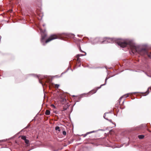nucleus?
Masks as SVG:
<instances>
[{
	"instance_id": "f257e3e1",
	"label": "nucleus",
	"mask_w": 151,
	"mask_h": 151,
	"mask_svg": "<svg viewBox=\"0 0 151 151\" xmlns=\"http://www.w3.org/2000/svg\"><path fill=\"white\" fill-rule=\"evenodd\" d=\"M117 44L121 47L124 48L126 47L128 49H131L132 52L134 54L137 52L142 55L147 54L149 57L151 58V55L147 54V51L146 49L138 48L135 45L132 40H129L127 42L119 41L117 42Z\"/></svg>"
},
{
	"instance_id": "f03ea898",
	"label": "nucleus",
	"mask_w": 151,
	"mask_h": 151,
	"mask_svg": "<svg viewBox=\"0 0 151 151\" xmlns=\"http://www.w3.org/2000/svg\"><path fill=\"white\" fill-rule=\"evenodd\" d=\"M40 32H41V42L42 43L43 45H45V42L46 43H47L49 42L52 40L59 38L60 39H62V35L63 34H58V36L56 35H52L50 36L45 41V39L47 36V34L46 32V30H45L44 31L41 29H40ZM65 34L64 33V34Z\"/></svg>"
},
{
	"instance_id": "7ed1b4c3",
	"label": "nucleus",
	"mask_w": 151,
	"mask_h": 151,
	"mask_svg": "<svg viewBox=\"0 0 151 151\" xmlns=\"http://www.w3.org/2000/svg\"><path fill=\"white\" fill-rule=\"evenodd\" d=\"M33 76H35V77H37L38 78L39 82L40 83H41L42 85V86H43V84L42 83L41 81H40V79H42L44 78H47V76H41L40 75H36L35 74H32Z\"/></svg>"
},
{
	"instance_id": "20e7f679",
	"label": "nucleus",
	"mask_w": 151,
	"mask_h": 151,
	"mask_svg": "<svg viewBox=\"0 0 151 151\" xmlns=\"http://www.w3.org/2000/svg\"><path fill=\"white\" fill-rule=\"evenodd\" d=\"M107 42L109 43H113L116 40V39L114 38H107Z\"/></svg>"
},
{
	"instance_id": "39448f33",
	"label": "nucleus",
	"mask_w": 151,
	"mask_h": 151,
	"mask_svg": "<svg viewBox=\"0 0 151 151\" xmlns=\"http://www.w3.org/2000/svg\"><path fill=\"white\" fill-rule=\"evenodd\" d=\"M84 54H79L76 55V58H77V60L78 61H79L80 60V58H79L80 57L85 56L86 55V52H84Z\"/></svg>"
},
{
	"instance_id": "423d86ee",
	"label": "nucleus",
	"mask_w": 151,
	"mask_h": 151,
	"mask_svg": "<svg viewBox=\"0 0 151 151\" xmlns=\"http://www.w3.org/2000/svg\"><path fill=\"white\" fill-rule=\"evenodd\" d=\"M69 105L68 103L65 104L64 106H63V109L62 110L63 111H64L66 110L68 108Z\"/></svg>"
},
{
	"instance_id": "0eeeda50",
	"label": "nucleus",
	"mask_w": 151,
	"mask_h": 151,
	"mask_svg": "<svg viewBox=\"0 0 151 151\" xmlns=\"http://www.w3.org/2000/svg\"><path fill=\"white\" fill-rule=\"evenodd\" d=\"M109 113H105L104 115V118L105 119H106V120H108V121H109V122H112V120H111V119H108V116H109L108 115H107V117L106 118L105 117V116H106V114H108Z\"/></svg>"
},
{
	"instance_id": "6e6552de",
	"label": "nucleus",
	"mask_w": 151,
	"mask_h": 151,
	"mask_svg": "<svg viewBox=\"0 0 151 151\" xmlns=\"http://www.w3.org/2000/svg\"><path fill=\"white\" fill-rule=\"evenodd\" d=\"M96 132V131H93L90 132H87L86 134H83V137H85L86 135H87L88 134H91V133H93L94 132Z\"/></svg>"
},
{
	"instance_id": "1a4fd4ad",
	"label": "nucleus",
	"mask_w": 151,
	"mask_h": 151,
	"mask_svg": "<svg viewBox=\"0 0 151 151\" xmlns=\"http://www.w3.org/2000/svg\"><path fill=\"white\" fill-rule=\"evenodd\" d=\"M99 40V38H96L93 40V44H96L98 42Z\"/></svg>"
},
{
	"instance_id": "9d476101",
	"label": "nucleus",
	"mask_w": 151,
	"mask_h": 151,
	"mask_svg": "<svg viewBox=\"0 0 151 151\" xmlns=\"http://www.w3.org/2000/svg\"><path fill=\"white\" fill-rule=\"evenodd\" d=\"M66 99H65V98H63L61 99V102L63 104L64 103L66 102Z\"/></svg>"
},
{
	"instance_id": "9b49d317",
	"label": "nucleus",
	"mask_w": 151,
	"mask_h": 151,
	"mask_svg": "<svg viewBox=\"0 0 151 151\" xmlns=\"http://www.w3.org/2000/svg\"><path fill=\"white\" fill-rule=\"evenodd\" d=\"M45 114L46 115H49L50 114V111L49 110H47L45 111Z\"/></svg>"
},
{
	"instance_id": "f8f14e48",
	"label": "nucleus",
	"mask_w": 151,
	"mask_h": 151,
	"mask_svg": "<svg viewBox=\"0 0 151 151\" xmlns=\"http://www.w3.org/2000/svg\"><path fill=\"white\" fill-rule=\"evenodd\" d=\"M107 79H108V78H106V79H105V84H101V86H100V87H98V89H99V88H101V86H104V85H105L106 84V81H107Z\"/></svg>"
},
{
	"instance_id": "ddd939ff",
	"label": "nucleus",
	"mask_w": 151,
	"mask_h": 151,
	"mask_svg": "<svg viewBox=\"0 0 151 151\" xmlns=\"http://www.w3.org/2000/svg\"><path fill=\"white\" fill-rule=\"evenodd\" d=\"M138 137L139 139H142L144 137V136L143 135H139L138 136Z\"/></svg>"
},
{
	"instance_id": "4468645a",
	"label": "nucleus",
	"mask_w": 151,
	"mask_h": 151,
	"mask_svg": "<svg viewBox=\"0 0 151 151\" xmlns=\"http://www.w3.org/2000/svg\"><path fill=\"white\" fill-rule=\"evenodd\" d=\"M78 48H79V50L82 52H83V53H84V52H85L82 51L81 49V47L80 46V45H78Z\"/></svg>"
},
{
	"instance_id": "2eb2a0df",
	"label": "nucleus",
	"mask_w": 151,
	"mask_h": 151,
	"mask_svg": "<svg viewBox=\"0 0 151 151\" xmlns=\"http://www.w3.org/2000/svg\"><path fill=\"white\" fill-rule=\"evenodd\" d=\"M55 130L56 131L58 130L59 132L60 131V127L58 126H57L55 128Z\"/></svg>"
},
{
	"instance_id": "dca6fc26",
	"label": "nucleus",
	"mask_w": 151,
	"mask_h": 151,
	"mask_svg": "<svg viewBox=\"0 0 151 151\" xmlns=\"http://www.w3.org/2000/svg\"><path fill=\"white\" fill-rule=\"evenodd\" d=\"M21 139L25 141L26 139V137L25 136H21Z\"/></svg>"
},
{
	"instance_id": "f3484780",
	"label": "nucleus",
	"mask_w": 151,
	"mask_h": 151,
	"mask_svg": "<svg viewBox=\"0 0 151 151\" xmlns=\"http://www.w3.org/2000/svg\"><path fill=\"white\" fill-rule=\"evenodd\" d=\"M24 141L25 143L27 144H28L29 142V140L27 139Z\"/></svg>"
},
{
	"instance_id": "a211bd4d",
	"label": "nucleus",
	"mask_w": 151,
	"mask_h": 151,
	"mask_svg": "<svg viewBox=\"0 0 151 151\" xmlns=\"http://www.w3.org/2000/svg\"><path fill=\"white\" fill-rule=\"evenodd\" d=\"M55 87L56 88H58L59 86V85L58 84H55Z\"/></svg>"
},
{
	"instance_id": "6ab92c4d",
	"label": "nucleus",
	"mask_w": 151,
	"mask_h": 151,
	"mask_svg": "<svg viewBox=\"0 0 151 151\" xmlns=\"http://www.w3.org/2000/svg\"><path fill=\"white\" fill-rule=\"evenodd\" d=\"M6 139H4L0 140V142H5L6 141Z\"/></svg>"
},
{
	"instance_id": "aec40b11",
	"label": "nucleus",
	"mask_w": 151,
	"mask_h": 151,
	"mask_svg": "<svg viewBox=\"0 0 151 151\" xmlns=\"http://www.w3.org/2000/svg\"><path fill=\"white\" fill-rule=\"evenodd\" d=\"M63 135H65L66 134V132L65 131H63Z\"/></svg>"
},
{
	"instance_id": "412c9836",
	"label": "nucleus",
	"mask_w": 151,
	"mask_h": 151,
	"mask_svg": "<svg viewBox=\"0 0 151 151\" xmlns=\"http://www.w3.org/2000/svg\"><path fill=\"white\" fill-rule=\"evenodd\" d=\"M68 70H69V68H68V69L67 70H66L65 72H63V73H61V76H61L63 74H64V73H66V72H67L68 71Z\"/></svg>"
},
{
	"instance_id": "4be33fe9",
	"label": "nucleus",
	"mask_w": 151,
	"mask_h": 151,
	"mask_svg": "<svg viewBox=\"0 0 151 151\" xmlns=\"http://www.w3.org/2000/svg\"><path fill=\"white\" fill-rule=\"evenodd\" d=\"M123 97V96H122L121 97H120V98H119V103H120V101H121V100L122 99Z\"/></svg>"
},
{
	"instance_id": "5701e85b",
	"label": "nucleus",
	"mask_w": 151,
	"mask_h": 151,
	"mask_svg": "<svg viewBox=\"0 0 151 151\" xmlns=\"http://www.w3.org/2000/svg\"><path fill=\"white\" fill-rule=\"evenodd\" d=\"M146 93H147L146 94H145L144 95V96H146V95H147L149 93V91H147L146 92Z\"/></svg>"
},
{
	"instance_id": "b1692460",
	"label": "nucleus",
	"mask_w": 151,
	"mask_h": 151,
	"mask_svg": "<svg viewBox=\"0 0 151 151\" xmlns=\"http://www.w3.org/2000/svg\"><path fill=\"white\" fill-rule=\"evenodd\" d=\"M51 106H52V107H53L54 108H55V106L53 104H52L51 105Z\"/></svg>"
},
{
	"instance_id": "393cba45",
	"label": "nucleus",
	"mask_w": 151,
	"mask_h": 151,
	"mask_svg": "<svg viewBox=\"0 0 151 151\" xmlns=\"http://www.w3.org/2000/svg\"><path fill=\"white\" fill-rule=\"evenodd\" d=\"M125 96V97L127 98L128 96V95H125L123 96Z\"/></svg>"
},
{
	"instance_id": "a878e982",
	"label": "nucleus",
	"mask_w": 151,
	"mask_h": 151,
	"mask_svg": "<svg viewBox=\"0 0 151 151\" xmlns=\"http://www.w3.org/2000/svg\"><path fill=\"white\" fill-rule=\"evenodd\" d=\"M145 73L149 77V76H150L148 75L147 74H146V73Z\"/></svg>"
},
{
	"instance_id": "bb28decb",
	"label": "nucleus",
	"mask_w": 151,
	"mask_h": 151,
	"mask_svg": "<svg viewBox=\"0 0 151 151\" xmlns=\"http://www.w3.org/2000/svg\"><path fill=\"white\" fill-rule=\"evenodd\" d=\"M145 73L149 77V76H150L148 75L147 74H146V73Z\"/></svg>"
},
{
	"instance_id": "cd10ccee",
	"label": "nucleus",
	"mask_w": 151,
	"mask_h": 151,
	"mask_svg": "<svg viewBox=\"0 0 151 151\" xmlns=\"http://www.w3.org/2000/svg\"><path fill=\"white\" fill-rule=\"evenodd\" d=\"M47 81H50V79H49V80H48V79H47Z\"/></svg>"
},
{
	"instance_id": "c85d7f7f",
	"label": "nucleus",
	"mask_w": 151,
	"mask_h": 151,
	"mask_svg": "<svg viewBox=\"0 0 151 151\" xmlns=\"http://www.w3.org/2000/svg\"><path fill=\"white\" fill-rule=\"evenodd\" d=\"M43 26H45V24H43Z\"/></svg>"
},
{
	"instance_id": "c756f323",
	"label": "nucleus",
	"mask_w": 151,
	"mask_h": 151,
	"mask_svg": "<svg viewBox=\"0 0 151 151\" xmlns=\"http://www.w3.org/2000/svg\"><path fill=\"white\" fill-rule=\"evenodd\" d=\"M149 77H151V76H149Z\"/></svg>"
},
{
	"instance_id": "7c9ffc66",
	"label": "nucleus",
	"mask_w": 151,
	"mask_h": 151,
	"mask_svg": "<svg viewBox=\"0 0 151 151\" xmlns=\"http://www.w3.org/2000/svg\"><path fill=\"white\" fill-rule=\"evenodd\" d=\"M137 93V92H134V93Z\"/></svg>"
},
{
	"instance_id": "2f4dec72",
	"label": "nucleus",
	"mask_w": 151,
	"mask_h": 151,
	"mask_svg": "<svg viewBox=\"0 0 151 151\" xmlns=\"http://www.w3.org/2000/svg\"><path fill=\"white\" fill-rule=\"evenodd\" d=\"M57 76H55V77H57Z\"/></svg>"
},
{
	"instance_id": "473e14b6",
	"label": "nucleus",
	"mask_w": 151,
	"mask_h": 151,
	"mask_svg": "<svg viewBox=\"0 0 151 151\" xmlns=\"http://www.w3.org/2000/svg\"><path fill=\"white\" fill-rule=\"evenodd\" d=\"M96 91L95 92H94L93 93H96Z\"/></svg>"
},
{
	"instance_id": "72a5a7b5",
	"label": "nucleus",
	"mask_w": 151,
	"mask_h": 151,
	"mask_svg": "<svg viewBox=\"0 0 151 151\" xmlns=\"http://www.w3.org/2000/svg\"><path fill=\"white\" fill-rule=\"evenodd\" d=\"M0 37H1L0 36Z\"/></svg>"
}]
</instances>
